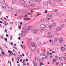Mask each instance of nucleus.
Listing matches in <instances>:
<instances>
[{
    "label": "nucleus",
    "mask_w": 66,
    "mask_h": 66,
    "mask_svg": "<svg viewBox=\"0 0 66 66\" xmlns=\"http://www.w3.org/2000/svg\"><path fill=\"white\" fill-rule=\"evenodd\" d=\"M42 60H44V57H42Z\"/></svg>",
    "instance_id": "nucleus-61"
},
{
    "label": "nucleus",
    "mask_w": 66,
    "mask_h": 66,
    "mask_svg": "<svg viewBox=\"0 0 66 66\" xmlns=\"http://www.w3.org/2000/svg\"><path fill=\"white\" fill-rule=\"evenodd\" d=\"M61 50L62 51H64L65 48L63 47H61Z\"/></svg>",
    "instance_id": "nucleus-20"
},
{
    "label": "nucleus",
    "mask_w": 66,
    "mask_h": 66,
    "mask_svg": "<svg viewBox=\"0 0 66 66\" xmlns=\"http://www.w3.org/2000/svg\"><path fill=\"white\" fill-rule=\"evenodd\" d=\"M20 3L22 5H24V6H25L26 5V3L25 1L24 0H22L20 1Z\"/></svg>",
    "instance_id": "nucleus-4"
},
{
    "label": "nucleus",
    "mask_w": 66,
    "mask_h": 66,
    "mask_svg": "<svg viewBox=\"0 0 66 66\" xmlns=\"http://www.w3.org/2000/svg\"><path fill=\"white\" fill-rule=\"evenodd\" d=\"M39 30L40 32H43V31H44V29H39Z\"/></svg>",
    "instance_id": "nucleus-24"
},
{
    "label": "nucleus",
    "mask_w": 66,
    "mask_h": 66,
    "mask_svg": "<svg viewBox=\"0 0 66 66\" xmlns=\"http://www.w3.org/2000/svg\"><path fill=\"white\" fill-rule=\"evenodd\" d=\"M55 44V41H53L52 43V45H54Z\"/></svg>",
    "instance_id": "nucleus-19"
},
{
    "label": "nucleus",
    "mask_w": 66,
    "mask_h": 66,
    "mask_svg": "<svg viewBox=\"0 0 66 66\" xmlns=\"http://www.w3.org/2000/svg\"><path fill=\"white\" fill-rule=\"evenodd\" d=\"M52 53H55V52H54V51H52Z\"/></svg>",
    "instance_id": "nucleus-58"
},
{
    "label": "nucleus",
    "mask_w": 66,
    "mask_h": 66,
    "mask_svg": "<svg viewBox=\"0 0 66 66\" xmlns=\"http://www.w3.org/2000/svg\"><path fill=\"white\" fill-rule=\"evenodd\" d=\"M38 32V30H36V29H35L34 31V33H37Z\"/></svg>",
    "instance_id": "nucleus-16"
},
{
    "label": "nucleus",
    "mask_w": 66,
    "mask_h": 66,
    "mask_svg": "<svg viewBox=\"0 0 66 66\" xmlns=\"http://www.w3.org/2000/svg\"><path fill=\"white\" fill-rule=\"evenodd\" d=\"M64 24H63L61 25V28H63V27H64Z\"/></svg>",
    "instance_id": "nucleus-41"
},
{
    "label": "nucleus",
    "mask_w": 66,
    "mask_h": 66,
    "mask_svg": "<svg viewBox=\"0 0 66 66\" xmlns=\"http://www.w3.org/2000/svg\"><path fill=\"white\" fill-rule=\"evenodd\" d=\"M51 34V32H49L47 34L48 35H49V34Z\"/></svg>",
    "instance_id": "nucleus-50"
},
{
    "label": "nucleus",
    "mask_w": 66,
    "mask_h": 66,
    "mask_svg": "<svg viewBox=\"0 0 66 66\" xmlns=\"http://www.w3.org/2000/svg\"><path fill=\"white\" fill-rule=\"evenodd\" d=\"M52 26L50 25L49 26V28H52Z\"/></svg>",
    "instance_id": "nucleus-27"
},
{
    "label": "nucleus",
    "mask_w": 66,
    "mask_h": 66,
    "mask_svg": "<svg viewBox=\"0 0 66 66\" xmlns=\"http://www.w3.org/2000/svg\"><path fill=\"white\" fill-rule=\"evenodd\" d=\"M34 65L35 66H37V63H36V62H34Z\"/></svg>",
    "instance_id": "nucleus-29"
},
{
    "label": "nucleus",
    "mask_w": 66,
    "mask_h": 66,
    "mask_svg": "<svg viewBox=\"0 0 66 66\" xmlns=\"http://www.w3.org/2000/svg\"><path fill=\"white\" fill-rule=\"evenodd\" d=\"M54 40L56 42H57V41H58V40H59V37H55L54 38Z\"/></svg>",
    "instance_id": "nucleus-7"
},
{
    "label": "nucleus",
    "mask_w": 66,
    "mask_h": 66,
    "mask_svg": "<svg viewBox=\"0 0 66 66\" xmlns=\"http://www.w3.org/2000/svg\"><path fill=\"white\" fill-rule=\"evenodd\" d=\"M37 1H38V2H40L41 1V0H37Z\"/></svg>",
    "instance_id": "nucleus-53"
},
{
    "label": "nucleus",
    "mask_w": 66,
    "mask_h": 66,
    "mask_svg": "<svg viewBox=\"0 0 66 66\" xmlns=\"http://www.w3.org/2000/svg\"><path fill=\"white\" fill-rule=\"evenodd\" d=\"M13 8L14 9H17V7L16 6H14L13 7Z\"/></svg>",
    "instance_id": "nucleus-57"
},
{
    "label": "nucleus",
    "mask_w": 66,
    "mask_h": 66,
    "mask_svg": "<svg viewBox=\"0 0 66 66\" xmlns=\"http://www.w3.org/2000/svg\"><path fill=\"white\" fill-rule=\"evenodd\" d=\"M59 63L58 62L57 63V62H56V65L57 66V65H59Z\"/></svg>",
    "instance_id": "nucleus-35"
},
{
    "label": "nucleus",
    "mask_w": 66,
    "mask_h": 66,
    "mask_svg": "<svg viewBox=\"0 0 66 66\" xmlns=\"http://www.w3.org/2000/svg\"><path fill=\"white\" fill-rule=\"evenodd\" d=\"M21 13V10H20L18 11V14H20Z\"/></svg>",
    "instance_id": "nucleus-18"
},
{
    "label": "nucleus",
    "mask_w": 66,
    "mask_h": 66,
    "mask_svg": "<svg viewBox=\"0 0 66 66\" xmlns=\"http://www.w3.org/2000/svg\"><path fill=\"white\" fill-rule=\"evenodd\" d=\"M27 54L28 55V56H29L30 57H31V56H32V55L31 54V52H28L27 53Z\"/></svg>",
    "instance_id": "nucleus-9"
},
{
    "label": "nucleus",
    "mask_w": 66,
    "mask_h": 66,
    "mask_svg": "<svg viewBox=\"0 0 66 66\" xmlns=\"http://www.w3.org/2000/svg\"><path fill=\"white\" fill-rule=\"evenodd\" d=\"M61 61H65V58L64 57H62L61 58Z\"/></svg>",
    "instance_id": "nucleus-13"
},
{
    "label": "nucleus",
    "mask_w": 66,
    "mask_h": 66,
    "mask_svg": "<svg viewBox=\"0 0 66 66\" xmlns=\"http://www.w3.org/2000/svg\"><path fill=\"white\" fill-rule=\"evenodd\" d=\"M26 11L25 10H23L22 12V14H24L25 13H26Z\"/></svg>",
    "instance_id": "nucleus-11"
},
{
    "label": "nucleus",
    "mask_w": 66,
    "mask_h": 66,
    "mask_svg": "<svg viewBox=\"0 0 66 66\" xmlns=\"http://www.w3.org/2000/svg\"><path fill=\"white\" fill-rule=\"evenodd\" d=\"M33 4H30V6H31V7H33Z\"/></svg>",
    "instance_id": "nucleus-46"
},
{
    "label": "nucleus",
    "mask_w": 66,
    "mask_h": 66,
    "mask_svg": "<svg viewBox=\"0 0 66 66\" xmlns=\"http://www.w3.org/2000/svg\"><path fill=\"white\" fill-rule=\"evenodd\" d=\"M1 38H2V39H3V37L2 36H0Z\"/></svg>",
    "instance_id": "nucleus-54"
},
{
    "label": "nucleus",
    "mask_w": 66,
    "mask_h": 66,
    "mask_svg": "<svg viewBox=\"0 0 66 66\" xmlns=\"http://www.w3.org/2000/svg\"><path fill=\"white\" fill-rule=\"evenodd\" d=\"M53 56H50V59H52V58Z\"/></svg>",
    "instance_id": "nucleus-55"
},
{
    "label": "nucleus",
    "mask_w": 66,
    "mask_h": 66,
    "mask_svg": "<svg viewBox=\"0 0 66 66\" xmlns=\"http://www.w3.org/2000/svg\"><path fill=\"white\" fill-rule=\"evenodd\" d=\"M61 30V29L60 28H57L56 30V31H60V30Z\"/></svg>",
    "instance_id": "nucleus-17"
},
{
    "label": "nucleus",
    "mask_w": 66,
    "mask_h": 66,
    "mask_svg": "<svg viewBox=\"0 0 66 66\" xmlns=\"http://www.w3.org/2000/svg\"><path fill=\"white\" fill-rule=\"evenodd\" d=\"M35 60L36 62H37V57H35Z\"/></svg>",
    "instance_id": "nucleus-26"
},
{
    "label": "nucleus",
    "mask_w": 66,
    "mask_h": 66,
    "mask_svg": "<svg viewBox=\"0 0 66 66\" xmlns=\"http://www.w3.org/2000/svg\"><path fill=\"white\" fill-rule=\"evenodd\" d=\"M8 24H9V23H7V24H4V26H7V25H8Z\"/></svg>",
    "instance_id": "nucleus-47"
},
{
    "label": "nucleus",
    "mask_w": 66,
    "mask_h": 66,
    "mask_svg": "<svg viewBox=\"0 0 66 66\" xmlns=\"http://www.w3.org/2000/svg\"><path fill=\"white\" fill-rule=\"evenodd\" d=\"M38 46H40V45H41V43L40 42H39L38 43Z\"/></svg>",
    "instance_id": "nucleus-32"
},
{
    "label": "nucleus",
    "mask_w": 66,
    "mask_h": 66,
    "mask_svg": "<svg viewBox=\"0 0 66 66\" xmlns=\"http://www.w3.org/2000/svg\"><path fill=\"white\" fill-rule=\"evenodd\" d=\"M52 13H50L48 14L47 15V16L48 17L46 18V19H47V20H49L52 17V16H51L52 15Z\"/></svg>",
    "instance_id": "nucleus-1"
},
{
    "label": "nucleus",
    "mask_w": 66,
    "mask_h": 66,
    "mask_svg": "<svg viewBox=\"0 0 66 66\" xmlns=\"http://www.w3.org/2000/svg\"><path fill=\"white\" fill-rule=\"evenodd\" d=\"M10 44H11V45H13V43H10Z\"/></svg>",
    "instance_id": "nucleus-56"
},
{
    "label": "nucleus",
    "mask_w": 66,
    "mask_h": 66,
    "mask_svg": "<svg viewBox=\"0 0 66 66\" xmlns=\"http://www.w3.org/2000/svg\"><path fill=\"white\" fill-rule=\"evenodd\" d=\"M13 53H11L9 55L10 56H11V55H13Z\"/></svg>",
    "instance_id": "nucleus-42"
},
{
    "label": "nucleus",
    "mask_w": 66,
    "mask_h": 66,
    "mask_svg": "<svg viewBox=\"0 0 66 66\" xmlns=\"http://www.w3.org/2000/svg\"><path fill=\"white\" fill-rule=\"evenodd\" d=\"M45 59H47V58H48V55H46L45 56Z\"/></svg>",
    "instance_id": "nucleus-38"
},
{
    "label": "nucleus",
    "mask_w": 66,
    "mask_h": 66,
    "mask_svg": "<svg viewBox=\"0 0 66 66\" xmlns=\"http://www.w3.org/2000/svg\"><path fill=\"white\" fill-rule=\"evenodd\" d=\"M44 23L45 25L47 26V25H48V24H49V22L47 21L45 22Z\"/></svg>",
    "instance_id": "nucleus-12"
},
{
    "label": "nucleus",
    "mask_w": 66,
    "mask_h": 66,
    "mask_svg": "<svg viewBox=\"0 0 66 66\" xmlns=\"http://www.w3.org/2000/svg\"><path fill=\"white\" fill-rule=\"evenodd\" d=\"M4 47H6V48H8L4 44Z\"/></svg>",
    "instance_id": "nucleus-49"
},
{
    "label": "nucleus",
    "mask_w": 66,
    "mask_h": 66,
    "mask_svg": "<svg viewBox=\"0 0 66 66\" xmlns=\"http://www.w3.org/2000/svg\"><path fill=\"white\" fill-rule=\"evenodd\" d=\"M4 39L5 40H7V38H4Z\"/></svg>",
    "instance_id": "nucleus-60"
},
{
    "label": "nucleus",
    "mask_w": 66,
    "mask_h": 66,
    "mask_svg": "<svg viewBox=\"0 0 66 66\" xmlns=\"http://www.w3.org/2000/svg\"><path fill=\"white\" fill-rule=\"evenodd\" d=\"M61 1V0H57V2L58 3H60V2Z\"/></svg>",
    "instance_id": "nucleus-31"
},
{
    "label": "nucleus",
    "mask_w": 66,
    "mask_h": 66,
    "mask_svg": "<svg viewBox=\"0 0 66 66\" xmlns=\"http://www.w3.org/2000/svg\"><path fill=\"white\" fill-rule=\"evenodd\" d=\"M49 54H50V53H49V52H48L47 53V55H49Z\"/></svg>",
    "instance_id": "nucleus-59"
},
{
    "label": "nucleus",
    "mask_w": 66,
    "mask_h": 66,
    "mask_svg": "<svg viewBox=\"0 0 66 66\" xmlns=\"http://www.w3.org/2000/svg\"><path fill=\"white\" fill-rule=\"evenodd\" d=\"M26 35V33L25 32H24L23 33L22 35L23 36H25Z\"/></svg>",
    "instance_id": "nucleus-22"
},
{
    "label": "nucleus",
    "mask_w": 66,
    "mask_h": 66,
    "mask_svg": "<svg viewBox=\"0 0 66 66\" xmlns=\"http://www.w3.org/2000/svg\"><path fill=\"white\" fill-rule=\"evenodd\" d=\"M35 46L34 45H31V49L32 51H34L35 50Z\"/></svg>",
    "instance_id": "nucleus-2"
},
{
    "label": "nucleus",
    "mask_w": 66,
    "mask_h": 66,
    "mask_svg": "<svg viewBox=\"0 0 66 66\" xmlns=\"http://www.w3.org/2000/svg\"><path fill=\"white\" fill-rule=\"evenodd\" d=\"M35 39L36 40H37L38 39V38L37 37H36L35 38Z\"/></svg>",
    "instance_id": "nucleus-25"
},
{
    "label": "nucleus",
    "mask_w": 66,
    "mask_h": 66,
    "mask_svg": "<svg viewBox=\"0 0 66 66\" xmlns=\"http://www.w3.org/2000/svg\"><path fill=\"white\" fill-rule=\"evenodd\" d=\"M3 9H5L6 7V5L5 3H4L3 5Z\"/></svg>",
    "instance_id": "nucleus-6"
},
{
    "label": "nucleus",
    "mask_w": 66,
    "mask_h": 66,
    "mask_svg": "<svg viewBox=\"0 0 66 66\" xmlns=\"http://www.w3.org/2000/svg\"><path fill=\"white\" fill-rule=\"evenodd\" d=\"M52 37V35H50V36H49L48 37H47L48 38H51Z\"/></svg>",
    "instance_id": "nucleus-30"
},
{
    "label": "nucleus",
    "mask_w": 66,
    "mask_h": 66,
    "mask_svg": "<svg viewBox=\"0 0 66 66\" xmlns=\"http://www.w3.org/2000/svg\"><path fill=\"white\" fill-rule=\"evenodd\" d=\"M43 63H40V66H42V65H43Z\"/></svg>",
    "instance_id": "nucleus-48"
},
{
    "label": "nucleus",
    "mask_w": 66,
    "mask_h": 66,
    "mask_svg": "<svg viewBox=\"0 0 66 66\" xmlns=\"http://www.w3.org/2000/svg\"><path fill=\"white\" fill-rule=\"evenodd\" d=\"M53 62H56V59H54L53 60Z\"/></svg>",
    "instance_id": "nucleus-34"
},
{
    "label": "nucleus",
    "mask_w": 66,
    "mask_h": 66,
    "mask_svg": "<svg viewBox=\"0 0 66 66\" xmlns=\"http://www.w3.org/2000/svg\"><path fill=\"white\" fill-rule=\"evenodd\" d=\"M63 40L62 39H59V42L60 43H62L63 42Z\"/></svg>",
    "instance_id": "nucleus-15"
},
{
    "label": "nucleus",
    "mask_w": 66,
    "mask_h": 66,
    "mask_svg": "<svg viewBox=\"0 0 66 66\" xmlns=\"http://www.w3.org/2000/svg\"><path fill=\"white\" fill-rule=\"evenodd\" d=\"M13 9H6V11L9 12V11H13Z\"/></svg>",
    "instance_id": "nucleus-5"
},
{
    "label": "nucleus",
    "mask_w": 66,
    "mask_h": 66,
    "mask_svg": "<svg viewBox=\"0 0 66 66\" xmlns=\"http://www.w3.org/2000/svg\"><path fill=\"white\" fill-rule=\"evenodd\" d=\"M2 54H3V55H4L5 54H4V53L3 51L2 52Z\"/></svg>",
    "instance_id": "nucleus-39"
},
{
    "label": "nucleus",
    "mask_w": 66,
    "mask_h": 66,
    "mask_svg": "<svg viewBox=\"0 0 66 66\" xmlns=\"http://www.w3.org/2000/svg\"><path fill=\"white\" fill-rule=\"evenodd\" d=\"M47 3L49 4H51V3H52L50 1H47Z\"/></svg>",
    "instance_id": "nucleus-14"
},
{
    "label": "nucleus",
    "mask_w": 66,
    "mask_h": 66,
    "mask_svg": "<svg viewBox=\"0 0 66 66\" xmlns=\"http://www.w3.org/2000/svg\"><path fill=\"white\" fill-rule=\"evenodd\" d=\"M13 55H14V56H16V55H16V53H15Z\"/></svg>",
    "instance_id": "nucleus-52"
},
{
    "label": "nucleus",
    "mask_w": 66,
    "mask_h": 66,
    "mask_svg": "<svg viewBox=\"0 0 66 66\" xmlns=\"http://www.w3.org/2000/svg\"><path fill=\"white\" fill-rule=\"evenodd\" d=\"M40 27L41 28H46V26L44 25H41L40 26Z\"/></svg>",
    "instance_id": "nucleus-10"
},
{
    "label": "nucleus",
    "mask_w": 66,
    "mask_h": 66,
    "mask_svg": "<svg viewBox=\"0 0 66 66\" xmlns=\"http://www.w3.org/2000/svg\"><path fill=\"white\" fill-rule=\"evenodd\" d=\"M8 52L9 53H10L12 52V51H8Z\"/></svg>",
    "instance_id": "nucleus-43"
},
{
    "label": "nucleus",
    "mask_w": 66,
    "mask_h": 66,
    "mask_svg": "<svg viewBox=\"0 0 66 66\" xmlns=\"http://www.w3.org/2000/svg\"><path fill=\"white\" fill-rule=\"evenodd\" d=\"M3 1H4V0H0V2L1 3H3Z\"/></svg>",
    "instance_id": "nucleus-23"
},
{
    "label": "nucleus",
    "mask_w": 66,
    "mask_h": 66,
    "mask_svg": "<svg viewBox=\"0 0 66 66\" xmlns=\"http://www.w3.org/2000/svg\"><path fill=\"white\" fill-rule=\"evenodd\" d=\"M34 6H35V5L34 4H33V7H34Z\"/></svg>",
    "instance_id": "nucleus-51"
},
{
    "label": "nucleus",
    "mask_w": 66,
    "mask_h": 66,
    "mask_svg": "<svg viewBox=\"0 0 66 66\" xmlns=\"http://www.w3.org/2000/svg\"><path fill=\"white\" fill-rule=\"evenodd\" d=\"M5 32H6V33H7V30H6V29H5Z\"/></svg>",
    "instance_id": "nucleus-63"
},
{
    "label": "nucleus",
    "mask_w": 66,
    "mask_h": 66,
    "mask_svg": "<svg viewBox=\"0 0 66 66\" xmlns=\"http://www.w3.org/2000/svg\"><path fill=\"white\" fill-rule=\"evenodd\" d=\"M23 17V16H22L20 15L19 16V19H20V18H21Z\"/></svg>",
    "instance_id": "nucleus-28"
},
{
    "label": "nucleus",
    "mask_w": 66,
    "mask_h": 66,
    "mask_svg": "<svg viewBox=\"0 0 66 66\" xmlns=\"http://www.w3.org/2000/svg\"><path fill=\"white\" fill-rule=\"evenodd\" d=\"M40 56H43H43H45V54H44V53H41L40 54Z\"/></svg>",
    "instance_id": "nucleus-21"
},
{
    "label": "nucleus",
    "mask_w": 66,
    "mask_h": 66,
    "mask_svg": "<svg viewBox=\"0 0 66 66\" xmlns=\"http://www.w3.org/2000/svg\"><path fill=\"white\" fill-rule=\"evenodd\" d=\"M1 19L2 20H3V18H1Z\"/></svg>",
    "instance_id": "nucleus-64"
},
{
    "label": "nucleus",
    "mask_w": 66,
    "mask_h": 66,
    "mask_svg": "<svg viewBox=\"0 0 66 66\" xmlns=\"http://www.w3.org/2000/svg\"><path fill=\"white\" fill-rule=\"evenodd\" d=\"M16 2V0H12V3H15Z\"/></svg>",
    "instance_id": "nucleus-36"
},
{
    "label": "nucleus",
    "mask_w": 66,
    "mask_h": 66,
    "mask_svg": "<svg viewBox=\"0 0 66 66\" xmlns=\"http://www.w3.org/2000/svg\"><path fill=\"white\" fill-rule=\"evenodd\" d=\"M53 25L54 26H56V24H55V23H53Z\"/></svg>",
    "instance_id": "nucleus-44"
},
{
    "label": "nucleus",
    "mask_w": 66,
    "mask_h": 66,
    "mask_svg": "<svg viewBox=\"0 0 66 66\" xmlns=\"http://www.w3.org/2000/svg\"><path fill=\"white\" fill-rule=\"evenodd\" d=\"M6 23V21H5V22H3V24H5Z\"/></svg>",
    "instance_id": "nucleus-37"
},
{
    "label": "nucleus",
    "mask_w": 66,
    "mask_h": 66,
    "mask_svg": "<svg viewBox=\"0 0 66 66\" xmlns=\"http://www.w3.org/2000/svg\"><path fill=\"white\" fill-rule=\"evenodd\" d=\"M20 25H21L22 24V22H21V23H20Z\"/></svg>",
    "instance_id": "nucleus-62"
},
{
    "label": "nucleus",
    "mask_w": 66,
    "mask_h": 66,
    "mask_svg": "<svg viewBox=\"0 0 66 66\" xmlns=\"http://www.w3.org/2000/svg\"><path fill=\"white\" fill-rule=\"evenodd\" d=\"M55 58L56 59V60H58V57L57 56H55Z\"/></svg>",
    "instance_id": "nucleus-40"
},
{
    "label": "nucleus",
    "mask_w": 66,
    "mask_h": 66,
    "mask_svg": "<svg viewBox=\"0 0 66 66\" xmlns=\"http://www.w3.org/2000/svg\"><path fill=\"white\" fill-rule=\"evenodd\" d=\"M44 19H42L40 20V21H44Z\"/></svg>",
    "instance_id": "nucleus-45"
},
{
    "label": "nucleus",
    "mask_w": 66,
    "mask_h": 66,
    "mask_svg": "<svg viewBox=\"0 0 66 66\" xmlns=\"http://www.w3.org/2000/svg\"><path fill=\"white\" fill-rule=\"evenodd\" d=\"M22 63H23V65H25V66H26V64L24 63V62H22Z\"/></svg>",
    "instance_id": "nucleus-33"
},
{
    "label": "nucleus",
    "mask_w": 66,
    "mask_h": 66,
    "mask_svg": "<svg viewBox=\"0 0 66 66\" xmlns=\"http://www.w3.org/2000/svg\"><path fill=\"white\" fill-rule=\"evenodd\" d=\"M43 4L44 5L43 7V8L44 9H46V8L48 7V4L47 3H45V2H44Z\"/></svg>",
    "instance_id": "nucleus-3"
},
{
    "label": "nucleus",
    "mask_w": 66,
    "mask_h": 66,
    "mask_svg": "<svg viewBox=\"0 0 66 66\" xmlns=\"http://www.w3.org/2000/svg\"><path fill=\"white\" fill-rule=\"evenodd\" d=\"M33 28V27L32 26H29L28 27V29L29 30H31Z\"/></svg>",
    "instance_id": "nucleus-8"
}]
</instances>
